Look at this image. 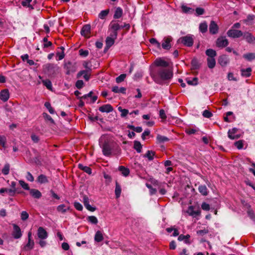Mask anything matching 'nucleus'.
<instances>
[{"instance_id": "1", "label": "nucleus", "mask_w": 255, "mask_h": 255, "mask_svg": "<svg viewBox=\"0 0 255 255\" xmlns=\"http://www.w3.org/2000/svg\"><path fill=\"white\" fill-rule=\"evenodd\" d=\"M114 142L106 135H102L99 139V145L104 155L110 156L114 147Z\"/></svg>"}, {"instance_id": "2", "label": "nucleus", "mask_w": 255, "mask_h": 255, "mask_svg": "<svg viewBox=\"0 0 255 255\" xmlns=\"http://www.w3.org/2000/svg\"><path fill=\"white\" fill-rule=\"evenodd\" d=\"M172 76V73L168 69L159 68L157 70V77H154V80L158 84H161L162 81L169 80Z\"/></svg>"}, {"instance_id": "3", "label": "nucleus", "mask_w": 255, "mask_h": 255, "mask_svg": "<svg viewBox=\"0 0 255 255\" xmlns=\"http://www.w3.org/2000/svg\"><path fill=\"white\" fill-rule=\"evenodd\" d=\"M194 36L192 35L188 34L186 36L180 37L178 40V42L182 43L184 45L188 47H191L193 44Z\"/></svg>"}, {"instance_id": "4", "label": "nucleus", "mask_w": 255, "mask_h": 255, "mask_svg": "<svg viewBox=\"0 0 255 255\" xmlns=\"http://www.w3.org/2000/svg\"><path fill=\"white\" fill-rule=\"evenodd\" d=\"M186 213L193 218H197L201 215L200 210L199 208L195 209V208L193 206H190L188 207V209L186 211Z\"/></svg>"}, {"instance_id": "5", "label": "nucleus", "mask_w": 255, "mask_h": 255, "mask_svg": "<svg viewBox=\"0 0 255 255\" xmlns=\"http://www.w3.org/2000/svg\"><path fill=\"white\" fill-rule=\"evenodd\" d=\"M229 44L228 39L224 36H221L216 40V46L220 48L226 47Z\"/></svg>"}, {"instance_id": "6", "label": "nucleus", "mask_w": 255, "mask_h": 255, "mask_svg": "<svg viewBox=\"0 0 255 255\" xmlns=\"http://www.w3.org/2000/svg\"><path fill=\"white\" fill-rule=\"evenodd\" d=\"M243 32L239 30L230 29L227 32V35L232 38H239L243 35Z\"/></svg>"}, {"instance_id": "7", "label": "nucleus", "mask_w": 255, "mask_h": 255, "mask_svg": "<svg viewBox=\"0 0 255 255\" xmlns=\"http://www.w3.org/2000/svg\"><path fill=\"white\" fill-rule=\"evenodd\" d=\"M55 68H56V66L51 63H47L43 67L44 72L48 74H53L55 72Z\"/></svg>"}, {"instance_id": "8", "label": "nucleus", "mask_w": 255, "mask_h": 255, "mask_svg": "<svg viewBox=\"0 0 255 255\" xmlns=\"http://www.w3.org/2000/svg\"><path fill=\"white\" fill-rule=\"evenodd\" d=\"M13 231L12 232V236L15 239H19L22 236V233L20 228L16 224L13 225Z\"/></svg>"}, {"instance_id": "9", "label": "nucleus", "mask_w": 255, "mask_h": 255, "mask_svg": "<svg viewBox=\"0 0 255 255\" xmlns=\"http://www.w3.org/2000/svg\"><path fill=\"white\" fill-rule=\"evenodd\" d=\"M65 68L67 70L66 74L67 75L75 72L76 70L75 64H73L71 62H67L65 65Z\"/></svg>"}, {"instance_id": "10", "label": "nucleus", "mask_w": 255, "mask_h": 255, "mask_svg": "<svg viewBox=\"0 0 255 255\" xmlns=\"http://www.w3.org/2000/svg\"><path fill=\"white\" fill-rule=\"evenodd\" d=\"M37 236L41 240H45L48 237V233L43 227H39L37 230Z\"/></svg>"}, {"instance_id": "11", "label": "nucleus", "mask_w": 255, "mask_h": 255, "mask_svg": "<svg viewBox=\"0 0 255 255\" xmlns=\"http://www.w3.org/2000/svg\"><path fill=\"white\" fill-rule=\"evenodd\" d=\"M154 64L156 66L163 68H166L169 65L167 61L161 58L156 59L154 61Z\"/></svg>"}, {"instance_id": "12", "label": "nucleus", "mask_w": 255, "mask_h": 255, "mask_svg": "<svg viewBox=\"0 0 255 255\" xmlns=\"http://www.w3.org/2000/svg\"><path fill=\"white\" fill-rule=\"evenodd\" d=\"M230 62L229 58L225 55H223L219 57L218 63L222 67L226 66Z\"/></svg>"}, {"instance_id": "13", "label": "nucleus", "mask_w": 255, "mask_h": 255, "mask_svg": "<svg viewBox=\"0 0 255 255\" xmlns=\"http://www.w3.org/2000/svg\"><path fill=\"white\" fill-rule=\"evenodd\" d=\"M219 27L215 21L212 20L209 25V31L212 34H216L218 33Z\"/></svg>"}, {"instance_id": "14", "label": "nucleus", "mask_w": 255, "mask_h": 255, "mask_svg": "<svg viewBox=\"0 0 255 255\" xmlns=\"http://www.w3.org/2000/svg\"><path fill=\"white\" fill-rule=\"evenodd\" d=\"M9 98V93L7 89H4L0 92V99L3 102L8 101Z\"/></svg>"}, {"instance_id": "15", "label": "nucleus", "mask_w": 255, "mask_h": 255, "mask_svg": "<svg viewBox=\"0 0 255 255\" xmlns=\"http://www.w3.org/2000/svg\"><path fill=\"white\" fill-rule=\"evenodd\" d=\"M238 131V129L237 128H233L231 129H229L228 134V137L231 139H238L240 137V136L236 134Z\"/></svg>"}, {"instance_id": "16", "label": "nucleus", "mask_w": 255, "mask_h": 255, "mask_svg": "<svg viewBox=\"0 0 255 255\" xmlns=\"http://www.w3.org/2000/svg\"><path fill=\"white\" fill-rule=\"evenodd\" d=\"M35 3V1L33 0H23L21 4L23 6L28 7L30 9H34L33 5Z\"/></svg>"}, {"instance_id": "17", "label": "nucleus", "mask_w": 255, "mask_h": 255, "mask_svg": "<svg viewBox=\"0 0 255 255\" xmlns=\"http://www.w3.org/2000/svg\"><path fill=\"white\" fill-rule=\"evenodd\" d=\"M110 27L114 31L115 36H117V31L121 28V25L116 21H112L110 24Z\"/></svg>"}, {"instance_id": "18", "label": "nucleus", "mask_w": 255, "mask_h": 255, "mask_svg": "<svg viewBox=\"0 0 255 255\" xmlns=\"http://www.w3.org/2000/svg\"><path fill=\"white\" fill-rule=\"evenodd\" d=\"M83 202L86 208L90 211L93 212L95 210L96 208L92 207L89 204V200L88 197L84 196L83 198Z\"/></svg>"}, {"instance_id": "19", "label": "nucleus", "mask_w": 255, "mask_h": 255, "mask_svg": "<svg viewBox=\"0 0 255 255\" xmlns=\"http://www.w3.org/2000/svg\"><path fill=\"white\" fill-rule=\"evenodd\" d=\"M243 36L244 38L249 43H252L255 42V37L250 32H245Z\"/></svg>"}, {"instance_id": "20", "label": "nucleus", "mask_w": 255, "mask_h": 255, "mask_svg": "<svg viewBox=\"0 0 255 255\" xmlns=\"http://www.w3.org/2000/svg\"><path fill=\"white\" fill-rule=\"evenodd\" d=\"M99 110L102 113H110L113 111V108L110 104L104 105L100 107Z\"/></svg>"}, {"instance_id": "21", "label": "nucleus", "mask_w": 255, "mask_h": 255, "mask_svg": "<svg viewBox=\"0 0 255 255\" xmlns=\"http://www.w3.org/2000/svg\"><path fill=\"white\" fill-rule=\"evenodd\" d=\"M171 40L172 38L171 37H166L164 38L162 43V48L166 50L169 49L171 47V45L170 43Z\"/></svg>"}, {"instance_id": "22", "label": "nucleus", "mask_w": 255, "mask_h": 255, "mask_svg": "<svg viewBox=\"0 0 255 255\" xmlns=\"http://www.w3.org/2000/svg\"><path fill=\"white\" fill-rule=\"evenodd\" d=\"M29 193L34 198L39 199L42 196L41 193L37 189H30Z\"/></svg>"}, {"instance_id": "23", "label": "nucleus", "mask_w": 255, "mask_h": 255, "mask_svg": "<svg viewBox=\"0 0 255 255\" xmlns=\"http://www.w3.org/2000/svg\"><path fill=\"white\" fill-rule=\"evenodd\" d=\"M91 30V26L89 24L85 25L82 28L81 34L82 35L87 36L90 33Z\"/></svg>"}, {"instance_id": "24", "label": "nucleus", "mask_w": 255, "mask_h": 255, "mask_svg": "<svg viewBox=\"0 0 255 255\" xmlns=\"http://www.w3.org/2000/svg\"><path fill=\"white\" fill-rule=\"evenodd\" d=\"M34 245V242L32 240H28L27 243L22 248V250L23 251L31 250L33 248Z\"/></svg>"}, {"instance_id": "25", "label": "nucleus", "mask_w": 255, "mask_h": 255, "mask_svg": "<svg viewBox=\"0 0 255 255\" xmlns=\"http://www.w3.org/2000/svg\"><path fill=\"white\" fill-rule=\"evenodd\" d=\"M89 71L88 70H82L80 71L77 74V78H79L82 76H83V78L85 79L86 81H88L90 79V75L88 74Z\"/></svg>"}, {"instance_id": "26", "label": "nucleus", "mask_w": 255, "mask_h": 255, "mask_svg": "<svg viewBox=\"0 0 255 255\" xmlns=\"http://www.w3.org/2000/svg\"><path fill=\"white\" fill-rule=\"evenodd\" d=\"M4 192H7L8 195L10 196H14L15 194V190L14 189H10L6 188H2L0 189V194H2Z\"/></svg>"}, {"instance_id": "27", "label": "nucleus", "mask_w": 255, "mask_h": 255, "mask_svg": "<svg viewBox=\"0 0 255 255\" xmlns=\"http://www.w3.org/2000/svg\"><path fill=\"white\" fill-rule=\"evenodd\" d=\"M123 13V11L122 8L120 7H118L115 10V13L114 14V18L115 19H119L122 16Z\"/></svg>"}, {"instance_id": "28", "label": "nucleus", "mask_w": 255, "mask_h": 255, "mask_svg": "<svg viewBox=\"0 0 255 255\" xmlns=\"http://www.w3.org/2000/svg\"><path fill=\"white\" fill-rule=\"evenodd\" d=\"M70 210L69 206H66L64 204H61L57 206V210L58 212L61 213H65L67 211Z\"/></svg>"}, {"instance_id": "29", "label": "nucleus", "mask_w": 255, "mask_h": 255, "mask_svg": "<svg viewBox=\"0 0 255 255\" xmlns=\"http://www.w3.org/2000/svg\"><path fill=\"white\" fill-rule=\"evenodd\" d=\"M199 29L200 32L202 33L206 32L208 29L207 23L206 21H203L200 23L199 26Z\"/></svg>"}, {"instance_id": "30", "label": "nucleus", "mask_w": 255, "mask_h": 255, "mask_svg": "<svg viewBox=\"0 0 255 255\" xmlns=\"http://www.w3.org/2000/svg\"><path fill=\"white\" fill-rule=\"evenodd\" d=\"M155 152L152 150H147L146 153L143 156L144 158H147L149 161H152L154 159Z\"/></svg>"}, {"instance_id": "31", "label": "nucleus", "mask_w": 255, "mask_h": 255, "mask_svg": "<svg viewBox=\"0 0 255 255\" xmlns=\"http://www.w3.org/2000/svg\"><path fill=\"white\" fill-rule=\"evenodd\" d=\"M241 75L244 77H249L251 75V68H247V69H242L241 70Z\"/></svg>"}, {"instance_id": "32", "label": "nucleus", "mask_w": 255, "mask_h": 255, "mask_svg": "<svg viewBox=\"0 0 255 255\" xmlns=\"http://www.w3.org/2000/svg\"><path fill=\"white\" fill-rule=\"evenodd\" d=\"M119 170L121 172L122 174L125 177L128 176L129 174V169L125 167V166H119Z\"/></svg>"}, {"instance_id": "33", "label": "nucleus", "mask_w": 255, "mask_h": 255, "mask_svg": "<svg viewBox=\"0 0 255 255\" xmlns=\"http://www.w3.org/2000/svg\"><path fill=\"white\" fill-rule=\"evenodd\" d=\"M104 239L103 235L102 233L100 231L96 232L95 237L94 240L96 242H100Z\"/></svg>"}, {"instance_id": "34", "label": "nucleus", "mask_w": 255, "mask_h": 255, "mask_svg": "<svg viewBox=\"0 0 255 255\" xmlns=\"http://www.w3.org/2000/svg\"><path fill=\"white\" fill-rule=\"evenodd\" d=\"M37 181L39 183L43 184L47 183L48 182V180L47 179V177L45 175L43 174H40L38 176Z\"/></svg>"}, {"instance_id": "35", "label": "nucleus", "mask_w": 255, "mask_h": 255, "mask_svg": "<svg viewBox=\"0 0 255 255\" xmlns=\"http://www.w3.org/2000/svg\"><path fill=\"white\" fill-rule=\"evenodd\" d=\"M157 142L158 143H163L169 141V138L166 136L158 134L156 137Z\"/></svg>"}, {"instance_id": "36", "label": "nucleus", "mask_w": 255, "mask_h": 255, "mask_svg": "<svg viewBox=\"0 0 255 255\" xmlns=\"http://www.w3.org/2000/svg\"><path fill=\"white\" fill-rule=\"evenodd\" d=\"M78 167L80 169L88 173L89 175L92 174V169L89 167L84 166L82 164H79Z\"/></svg>"}, {"instance_id": "37", "label": "nucleus", "mask_w": 255, "mask_h": 255, "mask_svg": "<svg viewBox=\"0 0 255 255\" xmlns=\"http://www.w3.org/2000/svg\"><path fill=\"white\" fill-rule=\"evenodd\" d=\"M207 60L208 66L209 68L212 69L215 66L216 61H215V58L208 57Z\"/></svg>"}, {"instance_id": "38", "label": "nucleus", "mask_w": 255, "mask_h": 255, "mask_svg": "<svg viewBox=\"0 0 255 255\" xmlns=\"http://www.w3.org/2000/svg\"><path fill=\"white\" fill-rule=\"evenodd\" d=\"M181 9L182 11L186 13H192L194 11V9L184 4L181 5Z\"/></svg>"}, {"instance_id": "39", "label": "nucleus", "mask_w": 255, "mask_h": 255, "mask_svg": "<svg viewBox=\"0 0 255 255\" xmlns=\"http://www.w3.org/2000/svg\"><path fill=\"white\" fill-rule=\"evenodd\" d=\"M206 54L209 58H215L217 55L216 51L212 49H208L206 51Z\"/></svg>"}, {"instance_id": "40", "label": "nucleus", "mask_w": 255, "mask_h": 255, "mask_svg": "<svg viewBox=\"0 0 255 255\" xmlns=\"http://www.w3.org/2000/svg\"><path fill=\"white\" fill-rule=\"evenodd\" d=\"M199 192L204 196L208 194V189L205 185H200L198 187Z\"/></svg>"}, {"instance_id": "41", "label": "nucleus", "mask_w": 255, "mask_h": 255, "mask_svg": "<svg viewBox=\"0 0 255 255\" xmlns=\"http://www.w3.org/2000/svg\"><path fill=\"white\" fill-rule=\"evenodd\" d=\"M186 81L187 84L189 85L195 86L198 84V78L196 77H194L192 79L190 78H187Z\"/></svg>"}, {"instance_id": "42", "label": "nucleus", "mask_w": 255, "mask_h": 255, "mask_svg": "<svg viewBox=\"0 0 255 255\" xmlns=\"http://www.w3.org/2000/svg\"><path fill=\"white\" fill-rule=\"evenodd\" d=\"M43 84L49 90H52V83L49 80H43L42 81Z\"/></svg>"}, {"instance_id": "43", "label": "nucleus", "mask_w": 255, "mask_h": 255, "mask_svg": "<svg viewBox=\"0 0 255 255\" xmlns=\"http://www.w3.org/2000/svg\"><path fill=\"white\" fill-rule=\"evenodd\" d=\"M134 148L138 153L141 152L142 145L139 141L136 140L134 141Z\"/></svg>"}, {"instance_id": "44", "label": "nucleus", "mask_w": 255, "mask_h": 255, "mask_svg": "<svg viewBox=\"0 0 255 255\" xmlns=\"http://www.w3.org/2000/svg\"><path fill=\"white\" fill-rule=\"evenodd\" d=\"M109 13V9H105L101 11L99 14V17L100 19H104L108 15Z\"/></svg>"}, {"instance_id": "45", "label": "nucleus", "mask_w": 255, "mask_h": 255, "mask_svg": "<svg viewBox=\"0 0 255 255\" xmlns=\"http://www.w3.org/2000/svg\"><path fill=\"white\" fill-rule=\"evenodd\" d=\"M121 193V186L118 183H116V188H115V194L116 198H118L120 197Z\"/></svg>"}, {"instance_id": "46", "label": "nucleus", "mask_w": 255, "mask_h": 255, "mask_svg": "<svg viewBox=\"0 0 255 255\" xmlns=\"http://www.w3.org/2000/svg\"><path fill=\"white\" fill-rule=\"evenodd\" d=\"M10 169V165L8 163H6L4 165L3 168H2L1 172L3 174L6 175L8 174L9 172Z\"/></svg>"}, {"instance_id": "47", "label": "nucleus", "mask_w": 255, "mask_h": 255, "mask_svg": "<svg viewBox=\"0 0 255 255\" xmlns=\"http://www.w3.org/2000/svg\"><path fill=\"white\" fill-rule=\"evenodd\" d=\"M190 238V236L189 235H180L178 238V240L180 241H184V242L185 243H188V239Z\"/></svg>"}, {"instance_id": "48", "label": "nucleus", "mask_w": 255, "mask_h": 255, "mask_svg": "<svg viewBox=\"0 0 255 255\" xmlns=\"http://www.w3.org/2000/svg\"><path fill=\"white\" fill-rule=\"evenodd\" d=\"M44 106L47 109L49 112L51 114H54L55 113V111L54 109L51 106V104L49 102H46L44 104Z\"/></svg>"}, {"instance_id": "49", "label": "nucleus", "mask_w": 255, "mask_h": 255, "mask_svg": "<svg viewBox=\"0 0 255 255\" xmlns=\"http://www.w3.org/2000/svg\"><path fill=\"white\" fill-rule=\"evenodd\" d=\"M19 183L20 184V185L21 186V187L24 189V190H29L30 189L29 188V187L28 186V184L27 183H26V182H25L23 180H19Z\"/></svg>"}, {"instance_id": "50", "label": "nucleus", "mask_w": 255, "mask_h": 255, "mask_svg": "<svg viewBox=\"0 0 255 255\" xmlns=\"http://www.w3.org/2000/svg\"><path fill=\"white\" fill-rule=\"evenodd\" d=\"M118 110L121 113V116L123 118L125 117L128 114V110L122 109L121 107L118 108Z\"/></svg>"}, {"instance_id": "51", "label": "nucleus", "mask_w": 255, "mask_h": 255, "mask_svg": "<svg viewBox=\"0 0 255 255\" xmlns=\"http://www.w3.org/2000/svg\"><path fill=\"white\" fill-rule=\"evenodd\" d=\"M255 16L254 15L250 14L248 15L247 19L244 20V22L246 23L247 24H250L252 21L254 19Z\"/></svg>"}, {"instance_id": "52", "label": "nucleus", "mask_w": 255, "mask_h": 255, "mask_svg": "<svg viewBox=\"0 0 255 255\" xmlns=\"http://www.w3.org/2000/svg\"><path fill=\"white\" fill-rule=\"evenodd\" d=\"M6 137L4 135H0V144L4 148H6Z\"/></svg>"}, {"instance_id": "53", "label": "nucleus", "mask_w": 255, "mask_h": 255, "mask_svg": "<svg viewBox=\"0 0 255 255\" xmlns=\"http://www.w3.org/2000/svg\"><path fill=\"white\" fill-rule=\"evenodd\" d=\"M88 221L93 224H97L98 222L97 218L94 216H89L88 217Z\"/></svg>"}, {"instance_id": "54", "label": "nucleus", "mask_w": 255, "mask_h": 255, "mask_svg": "<svg viewBox=\"0 0 255 255\" xmlns=\"http://www.w3.org/2000/svg\"><path fill=\"white\" fill-rule=\"evenodd\" d=\"M28 217L29 214L26 211H23L21 212L20 214V218L22 221H24L26 220L28 218Z\"/></svg>"}, {"instance_id": "55", "label": "nucleus", "mask_w": 255, "mask_h": 255, "mask_svg": "<svg viewBox=\"0 0 255 255\" xmlns=\"http://www.w3.org/2000/svg\"><path fill=\"white\" fill-rule=\"evenodd\" d=\"M106 45L108 47H111L114 43V40L111 37H107L106 40Z\"/></svg>"}, {"instance_id": "56", "label": "nucleus", "mask_w": 255, "mask_h": 255, "mask_svg": "<svg viewBox=\"0 0 255 255\" xmlns=\"http://www.w3.org/2000/svg\"><path fill=\"white\" fill-rule=\"evenodd\" d=\"M126 77V75L125 74H123L120 75L119 76L116 78V81L118 83H121L124 81Z\"/></svg>"}, {"instance_id": "57", "label": "nucleus", "mask_w": 255, "mask_h": 255, "mask_svg": "<svg viewBox=\"0 0 255 255\" xmlns=\"http://www.w3.org/2000/svg\"><path fill=\"white\" fill-rule=\"evenodd\" d=\"M244 57L248 60H252L255 58V54L248 53L245 54Z\"/></svg>"}, {"instance_id": "58", "label": "nucleus", "mask_w": 255, "mask_h": 255, "mask_svg": "<svg viewBox=\"0 0 255 255\" xmlns=\"http://www.w3.org/2000/svg\"><path fill=\"white\" fill-rule=\"evenodd\" d=\"M149 41L151 44L155 45L158 48H160V43L159 42H158L155 38H151L149 40Z\"/></svg>"}, {"instance_id": "59", "label": "nucleus", "mask_w": 255, "mask_h": 255, "mask_svg": "<svg viewBox=\"0 0 255 255\" xmlns=\"http://www.w3.org/2000/svg\"><path fill=\"white\" fill-rule=\"evenodd\" d=\"M43 46L44 47H48L52 45V43L50 41H48L47 38L44 37L43 39Z\"/></svg>"}, {"instance_id": "60", "label": "nucleus", "mask_w": 255, "mask_h": 255, "mask_svg": "<svg viewBox=\"0 0 255 255\" xmlns=\"http://www.w3.org/2000/svg\"><path fill=\"white\" fill-rule=\"evenodd\" d=\"M248 215L250 219L255 223V215L253 211L249 209L248 211Z\"/></svg>"}, {"instance_id": "61", "label": "nucleus", "mask_w": 255, "mask_h": 255, "mask_svg": "<svg viewBox=\"0 0 255 255\" xmlns=\"http://www.w3.org/2000/svg\"><path fill=\"white\" fill-rule=\"evenodd\" d=\"M201 208L204 211H209L210 209V206L209 204L203 202L201 204Z\"/></svg>"}, {"instance_id": "62", "label": "nucleus", "mask_w": 255, "mask_h": 255, "mask_svg": "<svg viewBox=\"0 0 255 255\" xmlns=\"http://www.w3.org/2000/svg\"><path fill=\"white\" fill-rule=\"evenodd\" d=\"M196 13L197 16L201 15L204 14L205 10L201 7H197L196 9Z\"/></svg>"}, {"instance_id": "63", "label": "nucleus", "mask_w": 255, "mask_h": 255, "mask_svg": "<svg viewBox=\"0 0 255 255\" xmlns=\"http://www.w3.org/2000/svg\"><path fill=\"white\" fill-rule=\"evenodd\" d=\"M202 115L205 118H210L212 116V114L208 110H205L203 111Z\"/></svg>"}, {"instance_id": "64", "label": "nucleus", "mask_w": 255, "mask_h": 255, "mask_svg": "<svg viewBox=\"0 0 255 255\" xmlns=\"http://www.w3.org/2000/svg\"><path fill=\"white\" fill-rule=\"evenodd\" d=\"M197 131V130L196 128H186L185 130L186 133L188 134H194Z\"/></svg>"}]
</instances>
